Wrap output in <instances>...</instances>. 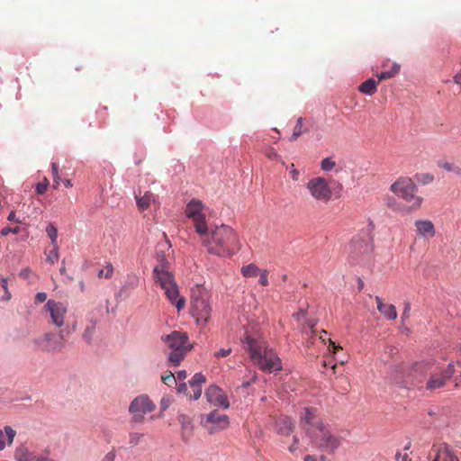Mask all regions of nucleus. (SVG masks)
I'll return each instance as SVG.
<instances>
[{
	"mask_svg": "<svg viewBox=\"0 0 461 461\" xmlns=\"http://www.w3.org/2000/svg\"><path fill=\"white\" fill-rule=\"evenodd\" d=\"M201 241L210 254L227 257L240 248L237 233L228 225H221L209 230L206 227L203 234H199Z\"/></svg>",
	"mask_w": 461,
	"mask_h": 461,
	"instance_id": "nucleus-1",
	"label": "nucleus"
},
{
	"mask_svg": "<svg viewBox=\"0 0 461 461\" xmlns=\"http://www.w3.org/2000/svg\"><path fill=\"white\" fill-rule=\"evenodd\" d=\"M243 342L245 350L255 366L266 373L277 372L282 369V362L273 348L260 337L246 335Z\"/></svg>",
	"mask_w": 461,
	"mask_h": 461,
	"instance_id": "nucleus-2",
	"label": "nucleus"
},
{
	"mask_svg": "<svg viewBox=\"0 0 461 461\" xmlns=\"http://www.w3.org/2000/svg\"><path fill=\"white\" fill-rule=\"evenodd\" d=\"M158 261L159 263L153 268L155 283L164 290L167 300L180 312L185 306V299L180 296L178 285L173 273L169 270L168 262L165 256L158 254Z\"/></svg>",
	"mask_w": 461,
	"mask_h": 461,
	"instance_id": "nucleus-3",
	"label": "nucleus"
},
{
	"mask_svg": "<svg viewBox=\"0 0 461 461\" xmlns=\"http://www.w3.org/2000/svg\"><path fill=\"white\" fill-rule=\"evenodd\" d=\"M306 434L315 447L328 454H334L341 445V438L328 424L318 423L315 427L307 428Z\"/></svg>",
	"mask_w": 461,
	"mask_h": 461,
	"instance_id": "nucleus-4",
	"label": "nucleus"
},
{
	"mask_svg": "<svg viewBox=\"0 0 461 461\" xmlns=\"http://www.w3.org/2000/svg\"><path fill=\"white\" fill-rule=\"evenodd\" d=\"M161 339L170 350L168 362L175 366H179L187 352L193 348L187 334L182 331L174 330L170 334L163 336Z\"/></svg>",
	"mask_w": 461,
	"mask_h": 461,
	"instance_id": "nucleus-5",
	"label": "nucleus"
},
{
	"mask_svg": "<svg viewBox=\"0 0 461 461\" xmlns=\"http://www.w3.org/2000/svg\"><path fill=\"white\" fill-rule=\"evenodd\" d=\"M374 245L368 235L354 236L347 246L348 258L353 264H359L372 254Z\"/></svg>",
	"mask_w": 461,
	"mask_h": 461,
	"instance_id": "nucleus-6",
	"label": "nucleus"
},
{
	"mask_svg": "<svg viewBox=\"0 0 461 461\" xmlns=\"http://www.w3.org/2000/svg\"><path fill=\"white\" fill-rule=\"evenodd\" d=\"M155 403L146 394L137 396L130 404L129 411L132 414L131 420L135 423H142L144 415L154 411Z\"/></svg>",
	"mask_w": 461,
	"mask_h": 461,
	"instance_id": "nucleus-7",
	"label": "nucleus"
},
{
	"mask_svg": "<svg viewBox=\"0 0 461 461\" xmlns=\"http://www.w3.org/2000/svg\"><path fill=\"white\" fill-rule=\"evenodd\" d=\"M306 188L316 201L327 203L332 197V190L329 183L321 176L312 178L307 183Z\"/></svg>",
	"mask_w": 461,
	"mask_h": 461,
	"instance_id": "nucleus-8",
	"label": "nucleus"
},
{
	"mask_svg": "<svg viewBox=\"0 0 461 461\" xmlns=\"http://www.w3.org/2000/svg\"><path fill=\"white\" fill-rule=\"evenodd\" d=\"M203 209L202 201L197 199H192L185 207V215L193 220L195 231L198 234H203L207 227L205 215L202 212Z\"/></svg>",
	"mask_w": 461,
	"mask_h": 461,
	"instance_id": "nucleus-9",
	"label": "nucleus"
},
{
	"mask_svg": "<svg viewBox=\"0 0 461 461\" xmlns=\"http://www.w3.org/2000/svg\"><path fill=\"white\" fill-rule=\"evenodd\" d=\"M37 348L42 351L57 352L60 351L65 346V337L62 331L59 334L46 333L35 339Z\"/></svg>",
	"mask_w": 461,
	"mask_h": 461,
	"instance_id": "nucleus-10",
	"label": "nucleus"
},
{
	"mask_svg": "<svg viewBox=\"0 0 461 461\" xmlns=\"http://www.w3.org/2000/svg\"><path fill=\"white\" fill-rule=\"evenodd\" d=\"M201 423L209 434H214L220 430L227 429L230 425V420L227 415L221 414L215 410L203 417Z\"/></svg>",
	"mask_w": 461,
	"mask_h": 461,
	"instance_id": "nucleus-11",
	"label": "nucleus"
},
{
	"mask_svg": "<svg viewBox=\"0 0 461 461\" xmlns=\"http://www.w3.org/2000/svg\"><path fill=\"white\" fill-rule=\"evenodd\" d=\"M191 314L200 325H205L210 320L212 307L206 298L194 296L192 299Z\"/></svg>",
	"mask_w": 461,
	"mask_h": 461,
	"instance_id": "nucleus-12",
	"label": "nucleus"
},
{
	"mask_svg": "<svg viewBox=\"0 0 461 461\" xmlns=\"http://www.w3.org/2000/svg\"><path fill=\"white\" fill-rule=\"evenodd\" d=\"M185 379H182L180 384L177 387V392L185 394L189 399L196 400L201 396L202 384L205 382L203 376L199 378H191L187 382Z\"/></svg>",
	"mask_w": 461,
	"mask_h": 461,
	"instance_id": "nucleus-13",
	"label": "nucleus"
},
{
	"mask_svg": "<svg viewBox=\"0 0 461 461\" xmlns=\"http://www.w3.org/2000/svg\"><path fill=\"white\" fill-rule=\"evenodd\" d=\"M45 310L50 315L51 322L60 328L64 325L65 317L68 312L66 304L61 302L49 300L45 304Z\"/></svg>",
	"mask_w": 461,
	"mask_h": 461,
	"instance_id": "nucleus-14",
	"label": "nucleus"
},
{
	"mask_svg": "<svg viewBox=\"0 0 461 461\" xmlns=\"http://www.w3.org/2000/svg\"><path fill=\"white\" fill-rule=\"evenodd\" d=\"M431 461H459L455 452L447 444L433 445L429 453Z\"/></svg>",
	"mask_w": 461,
	"mask_h": 461,
	"instance_id": "nucleus-15",
	"label": "nucleus"
},
{
	"mask_svg": "<svg viewBox=\"0 0 461 461\" xmlns=\"http://www.w3.org/2000/svg\"><path fill=\"white\" fill-rule=\"evenodd\" d=\"M390 190L402 199L409 193L417 192L418 187L410 177H400L391 185Z\"/></svg>",
	"mask_w": 461,
	"mask_h": 461,
	"instance_id": "nucleus-16",
	"label": "nucleus"
},
{
	"mask_svg": "<svg viewBox=\"0 0 461 461\" xmlns=\"http://www.w3.org/2000/svg\"><path fill=\"white\" fill-rule=\"evenodd\" d=\"M205 396L207 401L215 406H221L225 409L230 406L225 393L216 385L209 386L205 392Z\"/></svg>",
	"mask_w": 461,
	"mask_h": 461,
	"instance_id": "nucleus-17",
	"label": "nucleus"
},
{
	"mask_svg": "<svg viewBox=\"0 0 461 461\" xmlns=\"http://www.w3.org/2000/svg\"><path fill=\"white\" fill-rule=\"evenodd\" d=\"M416 236L419 239L430 240L436 234L433 222L429 220H416L414 221Z\"/></svg>",
	"mask_w": 461,
	"mask_h": 461,
	"instance_id": "nucleus-18",
	"label": "nucleus"
},
{
	"mask_svg": "<svg viewBox=\"0 0 461 461\" xmlns=\"http://www.w3.org/2000/svg\"><path fill=\"white\" fill-rule=\"evenodd\" d=\"M318 410L314 407H305L300 416V425L306 431L307 428L317 426L321 421H316Z\"/></svg>",
	"mask_w": 461,
	"mask_h": 461,
	"instance_id": "nucleus-19",
	"label": "nucleus"
},
{
	"mask_svg": "<svg viewBox=\"0 0 461 461\" xmlns=\"http://www.w3.org/2000/svg\"><path fill=\"white\" fill-rule=\"evenodd\" d=\"M177 420L181 425V438L185 442L189 441L194 433L192 418L186 414L179 413Z\"/></svg>",
	"mask_w": 461,
	"mask_h": 461,
	"instance_id": "nucleus-20",
	"label": "nucleus"
},
{
	"mask_svg": "<svg viewBox=\"0 0 461 461\" xmlns=\"http://www.w3.org/2000/svg\"><path fill=\"white\" fill-rule=\"evenodd\" d=\"M453 376H429L426 381V389L429 391H433L438 388L445 387L448 383H453L454 387L458 385L456 379L451 381Z\"/></svg>",
	"mask_w": 461,
	"mask_h": 461,
	"instance_id": "nucleus-21",
	"label": "nucleus"
},
{
	"mask_svg": "<svg viewBox=\"0 0 461 461\" xmlns=\"http://www.w3.org/2000/svg\"><path fill=\"white\" fill-rule=\"evenodd\" d=\"M276 432L282 436H289L294 430V422L291 418L286 416L279 417L276 421Z\"/></svg>",
	"mask_w": 461,
	"mask_h": 461,
	"instance_id": "nucleus-22",
	"label": "nucleus"
},
{
	"mask_svg": "<svg viewBox=\"0 0 461 461\" xmlns=\"http://www.w3.org/2000/svg\"><path fill=\"white\" fill-rule=\"evenodd\" d=\"M377 303V310L388 320H395L397 318V312L395 306L393 304H385L382 299L375 296Z\"/></svg>",
	"mask_w": 461,
	"mask_h": 461,
	"instance_id": "nucleus-23",
	"label": "nucleus"
},
{
	"mask_svg": "<svg viewBox=\"0 0 461 461\" xmlns=\"http://www.w3.org/2000/svg\"><path fill=\"white\" fill-rule=\"evenodd\" d=\"M36 457L37 456L24 445L19 446L14 451L15 461H35Z\"/></svg>",
	"mask_w": 461,
	"mask_h": 461,
	"instance_id": "nucleus-24",
	"label": "nucleus"
},
{
	"mask_svg": "<svg viewBox=\"0 0 461 461\" xmlns=\"http://www.w3.org/2000/svg\"><path fill=\"white\" fill-rule=\"evenodd\" d=\"M404 201L410 203L407 208V212H411L420 209L423 198L417 195V192L409 193L406 197L402 198Z\"/></svg>",
	"mask_w": 461,
	"mask_h": 461,
	"instance_id": "nucleus-25",
	"label": "nucleus"
},
{
	"mask_svg": "<svg viewBox=\"0 0 461 461\" xmlns=\"http://www.w3.org/2000/svg\"><path fill=\"white\" fill-rule=\"evenodd\" d=\"M135 198L137 201L138 208L141 211H144L149 207L150 203L153 200V194L150 192H145L144 194L141 195L140 191L139 194H135Z\"/></svg>",
	"mask_w": 461,
	"mask_h": 461,
	"instance_id": "nucleus-26",
	"label": "nucleus"
},
{
	"mask_svg": "<svg viewBox=\"0 0 461 461\" xmlns=\"http://www.w3.org/2000/svg\"><path fill=\"white\" fill-rule=\"evenodd\" d=\"M377 84L378 82L374 78H369L359 86L358 90L363 94L373 95L377 90Z\"/></svg>",
	"mask_w": 461,
	"mask_h": 461,
	"instance_id": "nucleus-27",
	"label": "nucleus"
},
{
	"mask_svg": "<svg viewBox=\"0 0 461 461\" xmlns=\"http://www.w3.org/2000/svg\"><path fill=\"white\" fill-rule=\"evenodd\" d=\"M438 167L447 171V172H453L454 174H456L457 176L461 175L460 167H458L452 161H448L447 159H440L438 161Z\"/></svg>",
	"mask_w": 461,
	"mask_h": 461,
	"instance_id": "nucleus-28",
	"label": "nucleus"
},
{
	"mask_svg": "<svg viewBox=\"0 0 461 461\" xmlns=\"http://www.w3.org/2000/svg\"><path fill=\"white\" fill-rule=\"evenodd\" d=\"M401 66L397 63H393L389 70L383 71L377 74L378 82L395 77L400 72Z\"/></svg>",
	"mask_w": 461,
	"mask_h": 461,
	"instance_id": "nucleus-29",
	"label": "nucleus"
},
{
	"mask_svg": "<svg viewBox=\"0 0 461 461\" xmlns=\"http://www.w3.org/2000/svg\"><path fill=\"white\" fill-rule=\"evenodd\" d=\"M261 269L255 264H249L241 267V274L245 277H256L259 275Z\"/></svg>",
	"mask_w": 461,
	"mask_h": 461,
	"instance_id": "nucleus-30",
	"label": "nucleus"
},
{
	"mask_svg": "<svg viewBox=\"0 0 461 461\" xmlns=\"http://www.w3.org/2000/svg\"><path fill=\"white\" fill-rule=\"evenodd\" d=\"M187 376H161L162 382L169 387L175 386L176 389L180 384L182 379H185Z\"/></svg>",
	"mask_w": 461,
	"mask_h": 461,
	"instance_id": "nucleus-31",
	"label": "nucleus"
},
{
	"mask_svg": "<svg viewBox=\"0 0 461 461\" xmlns=\"http://www.w3.org/2000/svg\"><path fill=\"white\" fill-rule=\"evenodd\" d=\"M46 232L51 240L52 246L56 247L58 245V229L56 226L53 223H50L46 228Z\"/></svg>",
	"mask_w": 461,
	"mask_h": 461,
	"instance_id": "nucleus-32",
	"label": "nucleus"
},
{
	"mask_svg": "<svg viewBox=\"0 0 461 461\" xmlns=\"http://www.w3.org/2000/svg\"><path fill=\"white\" fill-rule=\"evenodd\" d=\"M327 331L326 330H321V335H320V339H321L323 342H326V340L329 341V349L330 351H332L334 354H336V352L339 349H342V348L339 345H336V343L334 341L331 340V339L330 338H327Z\"/></svg>",
	"mask_w": 461,
	"mask_h": 461,
	"instance_id": "nucleus-33",
	"label": "nucleus"
},
{
	"mask_svg": "<svg viewBox=\"0 0 461 461\" xmlns=\"http://www.w3.org/2000/svg\"><path fill=\"white\" fill-rule=\"evenodd\" d=\"M303 120L302 117L297 119L296 124L294 128L293 134L290 138L291 141L295 140L303 133Z\"/></svg>",
	"mask_w": 461,
	"mask_h": 461,
	"instance_id": "nucleus-34",
	"label": "nucleus"
},
{
	"mask_svg": "<svg viewBox=\"0 0 461 461\" xmlns=\"http://www.w3.org/2000/svg\"><path fill=\"white\" fill-rule=\"evenodd\" d=\"M95 330V321H91L90 324H88L85 330H84V333H83V338L88 342L90 343L91 340H92V337H93V334H94V331Z\"/></svg>",
	"mask_w": 461,
	"mask_h": 461,
	"instance_id": "nucleus-35",
	"label": "nucleus"
},
{
	"mask_svg": "<svg viewBox=\"0 0 461 461\" xmlns=\"http://www.w3.org/2000/svg\"><path fill=\"white\" fill-rule=\"evenodd\" d=\"M143 436L144 435L142 433H139V432L130 433L129 444H130L131 447H136L140 443V441L141 440Z\"/></svg>",
	"mask_w": 461,
	"mask_h": 461,
	"instance_id": "nucleus-36",
	"label": "nucleus"
},
{
	"mask_svg": "<svg viewBox=\"0 0 461 461\" xmlns=\"http://www.w3.org/2000/svg\"><path fill=\"white\" fill-rule=\"evenodd\" d=\"M336 166V162L330 158H326L321 160V168L324 171H330Z\"/></svg>",
	"mask_w": 461,
	"mask_h": 461,
	"instance_id": "nucleus-37",
	"label": "nucleus"
},
{
	"mask_svg": "<svg viewBox=\"0 0 461 461\" xmlns=\"http://www.w3.org/2000/svg\"><path fill=\"white\" fill-rule=\"evenodd\" d=\"M427 367H428V364H426L424 362H417L412 365L411 372L424 373V372L429 371V369Z\"/></svg>",
	"mask_w": 461,
	"mask_h": 461,
	"instance_id": "nucleus-38",
	"label": "nucleus"
},
{
	"mask_svg": "<svg viewBox=\"0 0 461 461\" xmlns=\"http://www.w3.org/2000/svg\"><path fill=\"white\" fill-rule=\"evenodd\" d=\"M59 259V246L53 247V249L49 252L47 255V261L54 264Z\"/></svg>",
	"mask_w": 461,
	"mask_h": 461,
	"instance_id": "nucleus-39",
	"label": "nucleus"
},
{
	"mask_svg": "<svg viewBox=\"0 0 461 461\" xmlns=\"http://www.w3.org/2000/svg\"><path fill=\"white\" fill-rule=\"evenodd\" d=\"M138 285H139V277L136 275L131 274L127 276V281L125 283V286L130 287V288H135L138 286Z\"/></svg>",
	"mask_w": 461,
	"mask_h": 461,
	"instance_id": "nucleus-40",
	"label": "nucleus"
},
{
	"mask_svg": "<svg viewBox=\"0 0 461 461\" xmlns=\"http://www.w3.org/2000/svg\"><path fill=\"white\" fill-rule=\"evenodd\" d=\"M113 267L111 264L107 265L105 267L104 269H101L99 272H98V277L102 278V277H105V278H110L112 277L113 276Z\"/></svg>",
	"mask_w": 461,
	"mask_h": 461,
	"instance_id": "nucleus-41",
	"label": "nucleus"
},
{
	"mask_svg": "<svg viewBox=\"0 0 461 461\" xmlns=\"http://www.w3.org/2000/svg\"><path fill=\"white\" fill-rule=\"evenodd\" d=\"M48 186H49V180L46 177H44L43 181L41 183H38L36 185L37 194H43L47 191Z\"/></svg>",
	"mask_w": 461,
	"mask_h": 461,
	"instance_id": "nucleus-42",
	"label": "nucleus"
},
{
	"mask_svg": "<svg viewBox=\"0 0 461 461\" xmlns=\"http://www.w3.org/2000/svg\"><path fill=\"white\" fill-rule=\"evenodd\" d=\"M259 284L263 286H267L268 285V272L267 270H261L259 273Z\"/></svg>",
	"mask_w": 461,
	"mask_h": 461,
	"instance_id": "nucleus-43",
	"label": "nucleus"
},
{
	"mask_svg": "<svg viewBox=\"0 0 461 461\" xmlns=\"http://www.w3.org/2000/svg\"><path fill=\"white\" fill-rule=\"evenodd\" d=\"M5 431L7 436V438H8V445L10 446V445H12V443L14 441L16 432L10 426H6L5 428Z\"/></svg>",
	"mask_w": 461,
	"mask_h": 461,
	"instance_id": "nucleus-44",
	"label": "nucleus"
},
{
	"mask_svg": "<svg viewBox=\"0 0 461 461\" xmlns=\"http://www.w3.org/2000/svg\"><path fill=\"white\" fill-rule=\"evenodd\" d=\"M20 232V228L19 227H15V228H12V227H5L1 230V235L2 236H7L9 235L10 233H14V234H18Z\"/></svg>",
	"mask_w": 461,
	"mask_h": 461,
	"instance_id": "nucleus-45",
	"label": "nucleus"
},
{
	"mask_svg": "<svg viewBox=\"0 0 461 461\" xmlns=\"http://www.w3.org/2000/svg\"><path fill=\"white\" fill-rule=\"evenodd\" d=\"M266 156L272 160H277L280 158L279 154L274 148H268L267 150L266 151Z\"/></svg>",
	"mask_w": 461,
	"mask_h": 461,
	"instance_id": "nucleus-46",
	"label": "nucleus"
},
{
	"mask_svg": "<svg viewBox=\"0 0 461 461\" xmlns=\"http://www.w3.org/2000/svg\"><path fill=\"white\" fill-rule=\"evenodd\" d=\"M230 352H231L230 348H221L214 353V357L217 358L225 357L229 356L230 354Z\"/></svg>",
	"mask_w": 461,
	"mask_h": 461,
	"instance_id": "nucleus-47",
	"label": "nucleus"
},
{
	"mask_svg": "<svg viewBox=\"0 0 461 461\" xmlns=\"http://www.w3.org/2000/svg\"><path fill=\"white\" fill-rule=\"evenodd\" d=\"M395 460L396 461H411V457L409 456V454L408 453H402V452H397L395 454Z\"/></svg>",
	"mask_w": 461,
	"mask_h": 461,
	"instance_id": "nucleus-48",
	"label": "nucleus"
},
{
	"mask_svg": "<svg viewBox=\"0 0 461 461\" xmlns=\"http://www.w3.org/2000/svg\"><path fill=\"white\" fill-rule=\"evenodd\" d=\"M304 461H330V459L325 456H321L320 459L312 455H307L304 457Z\"/></svg>",
	"mask_w": 461,
	"mask_h": 461,
	"instance_id": "nucleus-49",
	"label": "nucleus"
},
{
	"mask_svg": "<svg viewBox=\"0 0 461 461\" xmlns=\"http://www.w3.org/2000/svg\"><path fill=\"white\" fill-rule=\"evenodd\" d=\"M32 273V271L30 267H24L20 271L19 276L23 279H28Z\"/></svg>",
	"mask_w": 461,
	"mask_h": 461,
	"instance_id": "nucleus-50",
	"label": "nucleus"
},
{
	"mask_svg": "<svg viewBox=\"0 0 461 461\" xmlns=\"http://www.w3.org/2000/svg\"><path fill=\"white\" fill-rule=\"evenodd\" d=\"M410 312H411V304H410V303H404V309H403L402 315V320L409 319Z\"/></svg>",
	"mask_w": 461,
	"mask_h": 461,
	"instance_id": "nucleus-51",
	"label": "nucleus"
},
{
	"mask_svg": "<svg viewBox=\"0 0 461 461\" xmlns=\"http://www.w3.org/2000/svg\"><path fill=\"white\" fill-rule=\"evenodd\" d=\"M47 300V294L43 292H40L35 296V301L37 303H43Z\"/></svg>",
	"mask_w": 461,
	"mask_h": 461,
	"instance_id": "nucleus-52",
	"label": "nucleus"
},
{
	"mask_svg": "<svg viewBox=\"0 0 461 461\" xmlns=\"http://www.w3.org/2000/svg\"><path fill=\"white\" fill-rule=\"evenodd\" d=\"M328 365L330 366V368H331V369L333 370V372L335 373V372H337V368H338V367L343 366V362H341V363L339 364V366H338L337 364H333V363H332V361H329V363H328V364H327L326 362H324V366H328Z\"/></svg>",
	"mask_w": 461,
	"mask_h": 461,
	"instance_id": "nucleus-53",
	"label": "nucleus"
},
{
	"mask_svg": "<svg viewBox=\"0 0 461 461\" xmlns=\"http://www.w3.org/2000/svg\"><path fill=\"white\" fill-rule=\"evenodd\" d=\"M115 459V454L113 452H109L107 453L104 458L102 459V461H114Z\"/></svg>",
	"mask_w": 461,
	"mask_h": 461,
	"instance_id": "nucleus-54",
	"label": "nucleus"
},
{
	"mask_svg": "<svg viewBox=\"0 0 461 461\" xmlns=\"http://www.w3.org/2000/svg\"><path fill=\"white\" fill-rule=\"evenodd\" d=\"M290 176L294 181H298L300 172L297 169H293L290 171Z\"/></svg>",
	"mask_w": 461,
	"mask_h": 461,
	"instance_id": "nucleus-55",
	"label": "nucleus"
},
{
	"mask_svg": "<svg viewBox=\"0 0 461 461\" xmlns=\"http://www.w3.org/2000/svg\"><path fill=\"white\" fill-rule=\"evenodd\" d=\"M298 447V438L296 437H294V444H292L290 447H289V451L291 453H294L295 452V450L297 449Z\"/></svg>",
	"mask_w": 461,
	"mask_h": 461,
	"instance_id": "nucleus-56",
	"label": "nucleus"
},
{
	"mask_svg": "<svg viewBox=\"0 0 461 461\" xmlns=\"http://www.w3.org/2000/svg\"><path fill=\"white\" fill-rule=\"evenodd\" d=\"M7 220L10 221H16V222H20V221L16 218V214H15V212L12 211L8 217H7Z\"/></svg>",
	"mask_w": 461,
	"mask_h": 461,
	"instance_id": "nucleus-57",
	"label": "nucleus"
},
{
	"mask_svg": "<svg viewBox=\"0 0 461 461\" xmlns=\"http://www.w3.org/2000/svg\"><path fill=\"white\" fill-rule=\"evenodd\" d=\"M59 181H60V176L59 175H54L53 176V188L54 189H57L59 185Z\"/></svg>",
	"mask_w": 461,
	"mask_h": 461,
	"instance_id": "nucleus-58",
	"label": "nucleus"
},
{
	"mask_svg": "<svg viewBox=\"0 0 461 461\" xmlns=\"http://www.w3.org/2000/svg\"><path fill=\"white\" fill-rule=\"evenodd\" d=\"M0 285L2 286V288L4 290L8 289V287H7V285H8L7 278H5V277L1 278Z\"/></svg>",
	"mask_w": 461,
	"mask_h": 461,
	"instance_id": "nucleus-59",
	"label": "nucleus"
},
{
	"mask_svg": "<svg viewBox=\"0 0 461 461\" xmlns=\"http://www.w3.org/2000/svg\"><path fill=\"white\" fill-rule=\"evenodd\" d=\"M35 461H55V460L52 458H50L48 456H37Z\"/></svg>",
	"mask_w": 461,
	"mask_h": 461,
	"instance_id": "nucleus-60",
	"label": "nucleus"
},
{
	"mask_svg": "<svg viewBox=\"0 0 461 461\" xmlns=\"http://www.w3.org/2000/svg\"><path fill=\"white\" fill-rule=\"evenodd\" d=\"M4 433L2 430H0V450L4 449L5 447V442L4 440Z\"/></svg>",
	"mask_w": 461,
	"mask_h": 461,
	"instance_id": "nucleus-61",
	"label": "nucleus"
},
{
	"mask_svg": "<svg viewBox=\"0 0 461 461\" xmlns=\"http://www.w3.org/2000/svg\"><path fill=\"white\" fill-rule=\"evenodd\" d=\"M52 174L59 175V165L57 163H51Z\"/></svg>",
	"mask_w": 461,
	"mask_h": 461,
	"instance_id": "nucleus-62",
	"label": "nucleus"
},
{
	"mask_svg": "<svg viewBox=\"0 0 461 461\" xmlns=\"http://www.w3.org/2000/svg\"><path fill=\"white\" fill-rule=\"evenodd\" d=\"M4 291H5V294H4V296H3V300H5V301H9V300H11V298H12V294H11V293L9 292V290H8V289H6V290H4Z\"/></svg>",
	"mask_w": 461,
	"mask_h": 461,
	"instance_id": "nucleus-63",
	"label": "nucleus"
},
{
	"mask_svg": "<svg viewBox=\"0 0 461 461\" xmlns=\"http://www.w3.org/2000/svg\"><path fill=\"white\" fill-rule=\"evenodd\" d=\"M397 351H398V350H397V348H396L395 347H393V346H389V347H387V353H388L389 355H393V354H395Z\"/></svg>",
	"mask_w": 461,
	"mask_h": 461,
	"instance_id": "nucleus-64",
	"label": "nucleus"
}]
</instances>
